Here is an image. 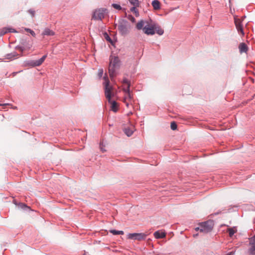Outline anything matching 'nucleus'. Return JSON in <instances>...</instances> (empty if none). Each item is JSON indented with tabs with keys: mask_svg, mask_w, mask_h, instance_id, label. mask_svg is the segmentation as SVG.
Listing matches in <instances>:
<instances>
[{
	"mask_svg": "<svg viewBox=\"0 0 255 255\" xmlns=\"http://www.w3.org/2000/svg\"><path fill=\"white\" fill-rule=\"evenodd\" d=\"M109 60L108 71L111 80H113L117 75L118 71L122 65V62L118 56L112 55L110 56Z\"/></svg>",
	"mask_w": 255,
	"mask_h": 255,
	"instance_id": "1",
	"label": "nucleus"
},
{
	"mask_svg": "<svg viewBox=\"0 0 255 255\" xmlns=\"http://www.w3.org/2000/svg\"><path fill=\"white\" fill-rule=\"evenodd\" d=\"M118 28L120 34L125 36L129 33L131 25L126 19L121 18L118 21Z\"/></svg>",
	"mask_w": 255,
	"mask_h": 255,
	"instance_id": "2",
	"label": "nucleus"
},
{
	"mask_svg": "<svg viewBox=\"0 0 255 255\" xmlns=\"http://www.w3.org/2000/svg\"><path fill=\"white\" fill-rule=\"evenodd\" d=\"M103 79L104 80L103 85H104L105 96L108 99V102H111V99L112 95L113 86L110 85V82L106 73H105L103 77Z\"/></svg>",
	"mask_w": 255,
	"mask_h": 255,
	"instance_id": "3",
	"label": "nucleus"
},
{
	"mask_svg": "<svg viewBox=\"0 0 255 255\" xmlns=\"http://www.w3.org/2000/svg\"><path fill=\"white\" fill-rule=\"evenodd\" d=\"M201 226V232L208 233L210 232L213 228L214 223L212 220H208L200 223Z\"/></svg>",
	"mask_w": 255,
	"mask_h": 255,
	"instance_id": "4",
	"label": "nucleus"
},
{
	"mask_svg": "<svg viewBox=\"0 0 255 255\" xmlns=\"http://www.w3.org/2000/svg\"><path fill=\"white\" fill-rule=\"evenodd\" d=\"M147 235L145 233H129L128 235V238L130 240L142 241L144 240Z\"/></svg>",
	"mask_w": 255,
	"mask_h": 255,
	"instance_id": "5",
	"label": "nucleus"
},
{
	"mask_svg": "<svg viewBox=\"0 0 255 255\" xmlns=\"http://www.w3.org/2000/svg\"><path fill=\"white\" fill-rule=\"evenodd\" d=\"M106 10V8H99L95 10L92 15L93 19L101 20L105 16V12Z\"/></svg>",
	"mask_w": 255,
	"mask_h": 255,
	"instance_id": "6",
	"label": "nucleus"
},
{
	"mask_svg": "<svg viewBox=\"0 0 255 255\" xmlns=\"http://www.w3.org/2000/svg\"><path fill=\"white\" fill-rule=\"evenodd\" d=\"M234 22L236 29L239 33H241L242 35H244L245 33L243 29L242 20L237 17L234 18Z\"/></svg>",
	"mask_w": 255,
	"mask_h": 255,
	"instance_id": "7",
	"label": "nucleus"
},
{
	"mask_svg": "<svg viewBox=\"0 0 255 255\" xmlns=\"http://www.w3.org/2000/svg\"><path fill=\"white\" fill-rule=\"evenodd\" d=\"M143 30L144 33L148 35H152L155 34L154 29L153 23L150 25L149 24L146 25L143 28Z\"/></svg>",
	"mask_w": 255,
	"mask_h": 255,
	"instance_id": "8",
	"label": "nucleus"
},
{
	"mask_svg": "<svg viewBox=\"0 0 255 255\" xmlns=\"http://www.w3.org/2000/svg\"><path fill=\"white\" fill-rule=\"evenodd\" d=\"M47 57V55H43L41 58L38 60L35 61H31L29 64L32 67L38 66L42 64V63L44 62L45 58Z\"/></svg>",
	"mask_w": 255,
	"mask_h": 255,
	"instance_id": "9",
	"label": "nucleus"
},
{
	"mask_svg": "<svg viewBox=\"0 0 255 255\" xmlns=\"http://www.w3.org/2000/svg\"><path fill=\"white\" fill-rule=\"evenodd\" d=\"M18 54V53L15 52L13 51L10 53L6 54L4 56V58L3 59H8L9 60H13L16 58H17Z\"/></svg>",
	"mask_w": 255,
	"mask_h": 255,
	"instance_id": "10",
	"label": "nucleus"
},
{
	"mask_svg": "<svg viewBox=\"0 0 255 255\" xmlns=\"http://www.w3.org/2000/svg\"><path fill=\"white\" fill-rule=\"evenodd\" d=\"M154 29L155 33L156 32L159 35H162L164 33V30L160 27V26L156 23H153Z\"/></svg>",
	"mask_w": 255,
	"mask_h": 255,
	"instance_id": "11",
	"label": "nucleus"
},
{
	"mask_svg": "<svg viewBox=\"0 0 255 255\" xmlns=\"http://www.w3.org/2000/svg\"><path fill=\"white\" fill-rule=\"evenodd\" d=\"M154 29L155 33L156 32L159 35H162L164 33V30L160 27V26L156 23H153Z\"/></svg>",
	"mask_w": 255,
	"mask_h": 255,
	"instance_id": "12",
	"label": "nucleus"
},
{
	"mask_svg": "<svg viewBox=\"0 0 255 255\" xmlns=\"http://www.w3.org/2000/svg\"><path fill=\"white\" fill-rule=\"evenodd\" d=\"M239 49L240 53H246L248 50V47L245 43L242 42L240 44Z\"/></svg>",
	"mask_w": 255,
	"mask_h": 255,
	"instance_id": "13",
	"label": "nucleus"
},
{
	"mask_svg": "<svg viewBox=\"0 0 255 255\" xmlns=\"http://www.w3.org/2000/svg\"><path fill=\"white\" fill-rule=\"evenodd\" d=\"M55 34V32L51 30L49 28H45L42 32V35L43 36H53Z\"/></svg>",
	"mask_w": 255,
	"mask_h": 255,
	"instance_id": "14",
	"label": "nucleus"
},
{
	"mask_svg": "<svg viewBox=\"0 0 255 255\" xmlns=\"http://www.w3.org/2000/svg\"><path fill=\"white\" fill-rule=\"evenodd\" d=\"M152 6L154 10H159L161 8L160 2L158 0H153L151 2Z\"/></svg>",
	"mask_w": 255,
	"mask_h": 255,
	"instance_id": "15",
	"label": "nucleus"
},
{
	"mask_svg": "<svg viewBox=\"0 0 255 255\" xmlns=\"http://www.w3.org/2000/svg\"><path fill=\"white\" fill-rule=\"evenodd\" d=\"M25 47H23L22 45H21V46L17 45L15 47V49L19 50L21 52H23V51L24 50L29 49L32 47V44H28V45H25Z\"/></svg>",
	"mask_w": 255,
	"mask_h": 255,
	"instance_id": "16",
	"label": "nucleus"
},
{
	"mask_svg": "<svg viewBox=\"0 0 255 255\" xmlns=\"http://www.w3.org/2000/svg\"><path fill=\"white\" fill-rule=\"evenodd\" d=\"M154 237L157 239H162L165 237V234L163 232H160L159 231H156L154 233Z\"/></svg>",
	"mask_w": 255,
	"mask_h": 255,
	"instance_id": "17",
	"label": "nucleus"
},
{
	"mask_svg": "<svg viewBox=\"0 0 255 255\" xmlns=\"http://www.w3.org/2000/svg\"><path fill=\"white\" fill-rule=\"evenodd\" d=\"M111 104V110L114 112H117L118 111V104L115 101H112L111 100V102H109Z\"/></svg>",
	"mask_w": 255,
	"mask_h": 255,
	"instance_id": "18",
	"label": "nucleus"
},
{
	"mask_svg": "<svg viewBox=\"0 0 255 255\" xmlns=\"http://www.w3.org/2000/svg\"><path fill=\"white\" fill-rule=\"evenodd\" d=\"M129 3L133 6H139L140 1L138 0H128Z\"/></svg>",
	"mask_w": 255,
	"mask_h": 255,
	"instance_id": "19",
	"label": "nucleus"
},
{
	"mask_svg": "<svg viewBox=\"0 0 255 255\" xmlns=\"http://www.w3.org/2000/svg\"><path fill=\"white\" fill-rule=\"evenodd\" d=\"M138 7V6H133L130 8V10L131 12H134L136 16H138L139 15V12L138 9H137V7Z\"/></svg>",
	"mask_w": 255,
	"mask_h": 255,
	"instance_id": "20",
	"label": "nucleus"
},
{
	"mask_svg": "<svg viewBox=\"0 0 255 255\" xmlns=\"http://www.w3.org/2000/svg\"><path fill=\"white\" fill-rule=\"evenodd\" d=\"M124 131L125 133L128 137L130 136L133 133V131L128 128H126Z\"/></svg>",
	"mask_w": 255,
	"mask_h": 255,
	"instance_id": "21",
	"label": "nucleus"
},
{
	"mask_svg": "<svg viewBox=\"0 0 255 255\" xmlns=\"http://www.w3.org/2000/svg\"><path fill=\"white\" fill-rule=\"evenodd\" d=\"M249 253L250 255H255V246H251L249 249Z\"/></svg>",
	"mask_w": 255,
	"mask_h": 255,
	"instance_id": "22",
	"label": "nucleus"
},
{
	"mask_svg": "<svg viewBox=\"0 0 255 255\" xmlns=\"http://www.w3.org/2000/svg\"><path fill=\"white\" fill-rule=\"evenodd\" d=\"M18 206L19 208L24 210H27L29 208L28 206H27L25 204L23 203H20L18 204Z\"/></svg>",
	"mask_w": 255,
	"mask_h": 255,
	"instance_id": "23",
	"label": "nucleus"
},
{
	"mask_svg": "<svg viewBox=\"0 0 255 255\" xmlns=\"http://www.w3.org/2000/svg\"><path fill=\"white\" fill-rule=\"evenodd\" d=\"M249 244L251 246H255V235L249 239Z\"/></svg>",
	"mask_w": 255,
	"mask_h": 255,
	"instance_id": "24",
	"label": "nucleus"
},
{
	"mask_svg": "<svg viewBox=\"0 0 255 255\" xmlns=\"http://www.w3.org/2000/svg\"><path fill=\"white\" fill-rule=\"evenodd\" d=\"M228 232L230 237H232L234 234L236 233V231L233 228H230L228 230Z\"/></svg>",
	"mask_w": 255,
	"mask_h": 255,
	"instance_id": "25",
	"label": "nucleus"
},
{
	"mask_svg": "<svg viewBox=\"0 0 255 255\" xmlns=\"http://www.w3.org/2000/svg\"><path fill=\"white\" fill-rule=\"evenodd\" d=\"M143 21L142 20H140L137 23L136 28L138 29H143Z\"/></svg>",
	"mask_w": 255,
	"mask_h": 255,
	"instance_id": "26",
	"label": "nucleus"
},
{
	"mask_svg": "<svg viewBox=\"0 0 255 255\" xmlns=\"http://www.w3.org/2000/svg\"><path fill=\"white\" fill-rule=\"evenodd\" d=\"M7 33H8L7 27H3L0 31V36H3Z\"/></svg>",
	"mask_w": 255,
	"mask_h": 255,
	"instance_id": "27",
	"label": "nucleus"
},
{
	"mask_svg": "<svg viewBox=\"0 0 255 255\" xmlns=\"http://www.w3.org/2000/svg\"><path fill=\"white\" fill-rule=\"evenodd\" d=\"M24 30L25 31H26V32H29L31 35L33 37H35L36 34H35V32L32 30V29L29 28H24Z\"/></svg>",
	"mask_w": 255,
	"mask_h": 255,
	"instance_id": "28",
	"label": "nucleus"
},
{
	"mask_svg": "<svg viewBox=\"0 0 255 255\" xmlns=\"http://www.w3.org/2000/svg\"><path fill=\"white\" fill-rule=\"evenodd\" d=\"M112 6L114 8L118 9L119 10L122 9V6L120 4H117V3H113L112 4Z\"/></svg>",
	"mask_w": 255,
	"mask_h": 255,
	"instance_id": "29",
	"label": "nucleus"
},
{
	"mask_svg": "<svg viewBox=\"0 0 255 255\" xmlns=\"http://www.w3.org/2000/svg\"><path fill=\"white\" fill-rule=\"evenodd\" d=\"M170 128H171V129L173 130H176L177 128V126L176 123L175 122H171V125H170Z\"/></svg>",
	"mask_w": 255,
	"mask_h": 255,
	"instance_id": "30",
	"label": "nucleus"
},
{
	"mask_svg": "<svg viewBox=\"0 0 255 255\" xmlns=\"http://www.w3.org/2000/svg\"><path fill=\"white\" fill-rule=\"evenodd\" d=\"M104 37L107 41H108L111 43H112V39L111 38V37H110V36L108 35V34L107 32H105L104 33Z\"/></svg>",
	"mask_w": 255,
	"mask_h": 255,
	"instance_id": "31",
	"label": "nucleus"
},
{
	"mask_svg": "<svg viewBox=\"0 0 255 255\" xmlns=\"http://www.w3.org/2000/svg\"><path fill=\"white\" fill-rule=\"evenodd\" d=\"M130 84H128V85L127 86V87L126 88H124L123 89V91L126 93V94H127L128 93L130 92Z\"/></svg>",
	"mask_w": 255,
	"mask_h": 255,
	"instance_id": "32",
	"label": "nucleus"
},
{
	"mask_svg": "<svg viewBox=\"0 0 255 255\" xmlns=\"http://www.w3.org/2000/svg\"><path fill=\"white\" fill-rule=\"evenodd\" d=\"M103 73L104 70L103 69H99L98 70V77L99 79H101L102 77Z\"/></svg>",
	"mask_w": 255,
	"mask_h": 255,
	"instance_id": "33",
	"label": "nucleus"
},
{
	"mask_svg": "<svg viewBox=\"0 0 255 255\" xmlns=\"http://www.w3.org/2000/svg\"><path fill=\"white\" fill-rule=\"evenodd\" d=\"M11 105L8 103H4V104H0V106H1L2 108L1 109L2 110H5L7 106H10Z\"/></svg>",
	"mask_w": 255,
	"mask_h": 255,
	"instance_id": "34",
	"label": "nucleus"
},
{
	"mask_svg": "<svg viewBox=\"0 0 255 255\" xmlns=\"http://www.w3.org/2000/svg\"><path fill=\"white\" fill-rule=\"evenodd\" d=\"M7 28L8 32H10V33H17V31L14 28H10V27H7Z\"/></svg>",
	"mask_w": 255,
	"mask_h": 255,
	"instance_id": "35",
	"label": "nucleus"
},
{
	"mask_svg": "<svg viewBox=\"0 0 255 255\" xmlns=\"http://www.w3.org/2000/svg\"><path fill=\"white\" fill-rule=\"evenodd\" d=\"M122 82L123 84H127V86H128V84L130 85V82L129 80H128L126 78H124Z\"/></svg>",
	"mask_w": 255,
	"mask_h": 255,
	"instance_id": "36",
	"label": "nucleus"
},
{
	"mask_svg": "<svg viewBox=\"0 0 255 255\" xmlns=\"http://www.w3.org/2000/svg\"><path fill=\"white\" fill-rule=\"evenodd\" d=\"M21 44L23 47H25V45H28V44H32L31 43H30L29 42H27L26 40H22L21 41Z\"/></svg>",
	"mask_w": 255,
	"mask_h": 255,
	"instance_id": "37",
	"label": "nucleus"
},
{
	"mask_svg": "<svg viewBox=\"0 0 255 255\" xmlns=\"http://www.w3.org/2000/svg\"><path fill=\"white\" fill-rule=\"evenodd\" d=\"M28 12L30 13L32 17H34L35 15V11L32 9H29L28 10Z\"/></svg>",
	"mask_w": 255,
	"mask_h": 255,
	"instance_id": "38",
	"label": "nucleus"
},
{
	"mask_svg": "<svg viewBox=\"0 0 255 255\" xmlns=\"http://www.w3.org/2000/svg\"><path fill=\"white\" fill-rule=\"evenodd\" d=\"M128 19L132 22H134L135 20V18L131 14H129L128 16Z\"/></svg>",
	"mask_w": 255,
	"mask_h": 255,
	"instance_id": "39",
	"label": "nucleus"
},
{
	"mask_svg": "<svg viewBox=\"0 0 255 255\" xmlns=\"http://www.w3.org/2000/svg\"><path fill=\"white\" fill-rule=\"evenodd\" d=\"M110 232L114 235H118V231L116 230H111L110 231Z\"/></svg>",
	"mask_w": 255,
	"mask_h": 255,
	"instance_id": "40",
	"label": "nucleus"
},
{
	"mask_svg": "<svg viewBox=\"0 0 255 255\" xmlns=\"http://www.w3.org/2000/svg\"><path fill=\"white\" fill-rule=\"evenodd\" d=\"M126 99H128L129 100H131L132 98V96L131 95L130 92L126 94Z\"/></svg>",
	"mask_w": 255,
	"mask_h": 255,
	"instance_id": "41",
	"label": "nucleus"
},
{
	"mask_svg": "<svg viewBox=\"0 0 255 255\" xmlns=\"http://www.w3.org/2000/svg\"><path fill=\"white\" fill-rule=\"evenodd\" d=\"M102 146H103V144L102 143H100V146L101 150L103 152H104L106 151V150Z\"/></svg>",
	"mask_w": 255,
	"mask_h": 255,
	"instance_id": "42",
	"label": "nucleus"
},
{
	"mask_svg": "<svg viewBox=\"0 0 255 255\" xmlns=\"http://www.w3.org/2000/svg\"><path fill=\"white\" fill-rule=\"evenodd\" d=\"M201 224H199V227H196V228H195V230H196V231H200V232H201Z\"/></svg>",
	"mask_w": 255,
	"mask_h": 255,
	"instance_id": "43",
	"label": "nucleus"
},
{
	"mask_svg": "<svg viewBox=\"0 0 255 255\" xmlns=\"http://www.w3.org/2000/svg\"><path fill=\"white\" fill-rule=\"evenodd\" d=\"M124 234L123 231H118V235H123Z\"/></svg>",
	"mask_w": 255,
	"mask_h": 255,
	"instance_id": "44",
	"label": "nucleus"
},
{
	"mask_svg": "<svg viewBox=\"0 0 255 255\" xmlns=\"http://www.w3.org/2000/svg\"><path fill=\"white\" fill-rule=\"evenodd\" d=\"M18 73V72H13V73H12V75L13 76H15V75H16V74H17V73Z\"/></svg>",
	"mask_w": 255,
	"mask_h": 255,
	"instance_id": "45",
	"label": "nucleus"
},
{
	"mask_svg": "<svg viewBox=\"0 0 255 255\" xmlns=\"http://www.w3.org/2000/svg\"><path fill=\"white\" fill-rule=\"evenodd\" d=\"M219 214V212H217V213H215V215H218V214Z\"/></svg>",
	"mask_w": 255,
	"mask_h": 255,
	"instance_id": "46",
	"label": "nucleus"
},
{
	"mask_svg": "<svg viewBox=\"0 0 255 255\" xmlns=\"http://www.w3.org/2000/svg\"><path fill=\"white\" fill-rule=\"evenodd\" d=\"M126 105H127V106H128V103H126Z\"/></svg>",
	"mask_w": 255,
	"mask_h": 255,
	"instance_id": "47",
	"label": "nucleus"
},
{
	"mask_svg": "<svg viewBox=\"0 0 255 255\" xmlns=\"http://www.w3.org/2000/svg\"><path fill=\"white\" fill-rule=\"evenodd\" d=\"M13 109H16V107H14L13 108Z\"/></svg>",
	"mask_w": 255,
	"mask_h": 255,
	"instance_id": "48",
	"label": "nucleus"
},
{
	"mask_svg": "<svg viewBox=\"0 0 255 255\" xmlns=\"http://www.w3.org/2000/svg\"><path fill=\"white\" fill-rule=\"evenodd\" d=\"M231 1V0H229V1Z\"/></svg>",
	"mask_w": 255,
	"mask_h": 255,
	"instance_id": "49",
	"label": "nucleus"
}]
</instances>
